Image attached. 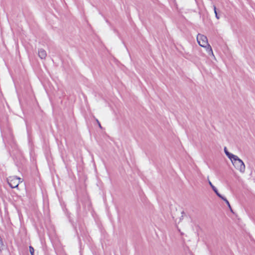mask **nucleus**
Listing matches in <instances>:
<instances>
[{"label":"nucleus","instance_id":"6","mask_svg":"<svg viewBox=\"0 0 255 255\" xmlns=\"http://www.w3.org/2000/svg\"><path fill=\"white\" fill-rule=\"evenodd\" d=\"M207 47L206 50H207V52L208 53V54H212L213 55V52L211 46L208 44V45H207Z\"/></svg>","mask_w":255,"mask_h":255},{"label":"nucleus","instance_id":"7","mask_svg":"<svg viewBox=\"0 0 255 255\" xmlns=\"http://www.w3.org/2000/svg\"><path fill=\"white\" fill-rule=\"evenodd\" d=\"M223 200H224L226 203L227 204V205H228V206L229 207V208H230V210L231 212H233V210L232 209V208H231V206L230 204V203L228 201V200L224 197L223 199H222Z\"/></svg>","mask_w":255,"mask_h":255},{"label":"nucleus","instance_id":"4","mask_svg":"<svg viewBox=\"0 0 255 255\" xmlns=\"http://www.w3.org/2000/svg\"><path fill=\"white\" fill-rule=\"evenodd\" d=\"M38 55L40 59H45L47 56V53L44 49L40 48L38 50Z\"/></svg>","mask_w":255,"mask_h":255},{"label":"nucleus","instance_id":"9","mask_svg":"<svg viewBox=\"0 0 255 255\" xmlns=\"http://www.w3.org/2000/svg\"><path fill=\"white\" fill-rule=\"evenodd\" d=\"M213 8H214V12H215V16H216V17L218 19H219L220 18V17H219V16L218 14L217 11V8H216V6L215 5H213Z\"/></svg>","mask_w":255,"mask_h":255},{"label":"nucleus","instance_id":"2","mask_svg":"<svg viewBox=\"0 0 255 255\" xmlns=\"http://www.w3.org/2000/svg\"><path fill=\"white\" fill-rule=\"evenodd\" d=\"M7 181L11 188H14L18 187L22 180L20 178L17 176H9L7 178Z\"/></svg>","mask_w":255,"mask_h":255},{"label":"nucleus","instance_id":"1","mask_svg":"<svg viewBox=\"0 0 255 255\" xmlns=\"http://www.w3.org/2000/svg\"><path fill=\"white\" fill-rule=\"evenodd\" d=\"M235 166V167L239 170L240 172L244 173L245 171V165L243 161L240 159L238 156L234 155V157L230 159Z\"/></svg>","mask_w":255,"mask_h":255},{"label":"nucleus","instance_id":"8","mask_svg":"<svg viewBox=\"0 0 255 255\" xmlns=\"http://www.w3.org/2000/svg\"><path fill=\"white\" fill-rule=\"evenodd\" d=\"M213 191L219 198H220L222 199H223L224 197L218 192V191L217 188L213 190Z\"/></svg>","mask_w":255,"mask_h":255},{"label":"nucleus","instance_id":"10","mask_svg":"<svg viewBox=\"0 0 255 255\" xmlns=\"http://www.w3.org/2000/svg\"><path fill=\"white\" fill-rule=\"evenodd\" d=\"M29 252H30L31 255H34V248L32 246H29Z\"/></svg>","mask_w":255,"mask_h":255},{"label":"nucleus","instance_id":"5","mask_svg":"<svg viewBox=\"0 0 255 255\" xmlns=\"http://www.w3.org/2000/svg\"><path fill=\"white\" fill-rule=\"evenodd\" d=\"M224 150L226 155L230 159H232V158L234 157L235 155L229 152L226 147H224Z\"/></svg>","mask_w":255,"mask_h":255},{"label":"nucleus","instance_id":"11","mask_svg":"<svg viewBox=\"0 0 255 255\" xmlns=\"http://www.w3.org/2000/svg\"><path fill=\"white\" fill-rule=\"evenodd\" d=\"M208 183H209V184L210 185V186H211V187L212 188V189L213 190H214L215 189H216V188L212 184V183H211V182L208 180Z\"/></svg>","mask_w":255,"mask_h":255},{"label":"nucleus","instance_id":"3","mask_svg":"<svg viewBox=\"0 0 255 255\" xmlns=\"http://www.w3.org/2000/svg\"><path fill=\"white\" fill-rule=\"evenodd\" d=\"M198 44L202 47H206L208 45V39L206 36L198 34L197 36Z\"/></svg>","mask_w":255,"mask_h":255},{"label":"nucleus","instance_id":"12","mask_svg":"<svg viewBox=\"0 0 255 255\" xmlns=\"http://www.w3.org/2000/svg\"><path fill=\"white\" fill-rule=\"evenodd\" d=\"M96 121L97 123H98V126H99V128H102V126H101V124L100 123V122H99V121H98V119H96Z\"/></svg>","mask_w":255,"mask_h":255}]
</instances>
